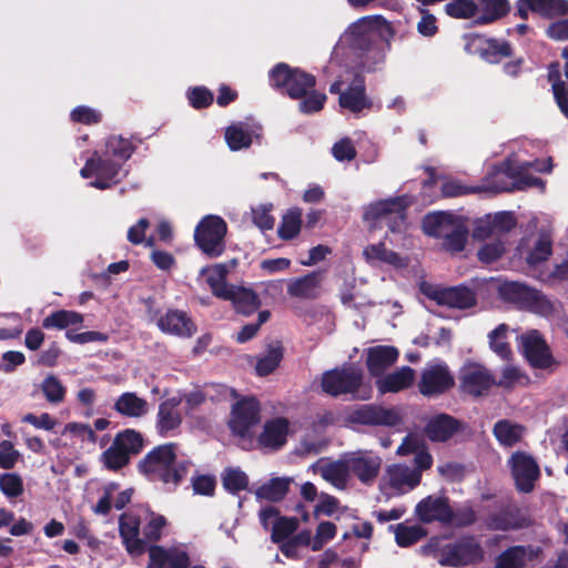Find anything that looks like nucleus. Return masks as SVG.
<instances>
[{"label": "nucleus", "instance_id": "nucleus-39", "mask_svg": "<svg viewBox=\"0 0 568 568\" xmlns=\"http://www.w3.org/2000/svg\"><path fill=\"white\" fill-rule=\"evenodd\" d=\"M224 136L229 148L239 151L252 144L257 136V130L251 124L239 122L227 126Z\"/></svg>", "mask_w": 568, "mask_h": 568}, {"label": "nucleus", "instance_id": "nucleus-35", "mask_svg": "<svg viewBox=\"0 0 568 568\" xmlns=\"http://www.w3.org/2000/svg\"><path fill=\"white\" fill-rule=\"evenodd\" d=\"M415 372L409 366H403L389 374L382 375L375 382L381 394L398 393L413 385Z\"/></svg>", "mask_w": 568, "mask_h": 568}, {"label": "nucleus", "instance_id": "nucleus-26", "mask_svg": "<svg viewBox=\"0 0 568 568\" xmlns=\"http://www.w3.org/2000/svg\"><path fill=\"white\" fill-rule=\"evenodd\" d=\"M399 352L390 345H376L366 349V366L369 374L376 379L393 366L398 359Z\"/></svg>", "mask_w": 568, "mask_h": 568}, {"label": "nucleus", "instance_id": "nucleus-46", "mask_svg": "<svg viewBox=\"0 0 568 568\" xmlns=\"http://www.w3.org/2000/svg\"><path fill=\"white\" fill-rule=\"evenodd\" d=\"M83 323V316L74 311L60 310L48 315L42 326L44 328L64 329L70 326H79Z\"/></svg>", "mask_w": 568, "mask_h": 568}, {"label": "nucleus", "instance_id": "nucleus-12", "mask_svg": "<svg viewBox=\"0 0 568 568\" xmlns=\"http://www.w3.org/2000/svg\"><path fill=\"white\" fill-rule=\"evenodd\" d=\"M120 162H115L105 154H94L87 161L80 171L83 179H93L91 186L97 189H108L120 180Z\"/></svg>", "mask_w": 568, "mask_h": 568}, {"label": "nucleus", "instance_id": "nucleus-55", "mask_svg": "<svg viewBox=\"0 0 568 568\" xmlns=\"http://www.w3.org/2000/svg\"><path fill=\"white\" fill-rule=\"evenodd\" d=\"M70 120L73 123L92 125L101 122L102 113L100 110L89 105H78L71 110Z\"/></svg>", "mask_w": 568, "mask_h": 568}, {"label": "nucleus", "instance_id": "nucleus-44", "mask_svg": "<svg viewBox=\"0 0 568 568\" xmlns=\"http://www.w3.org/2000/svg\"><path fill=\"white\" fill-rule=\"evenodd\" d=\"M224 300L232 301L236 310L245 314L255 311L260 305L257 295L245 287L231 286Z\"/></svg>", "mask_w": 568, "mask_h": 568}, {"label": "nucleus", "instance_id": "nucleus-32", "mask_svg": "<svg viewBox=\"0 0 568 568\" xmlns=\"http://www.w3.org/2000/svg\"><path fill=\"white\" fill-rule=\"evenodd\" d=\"M150 562L146 568H186L190 565V558L183 549H163L161 547H151L149 550Z\"/></svg>", "mask_w": 568, "mask_h": 568}, {"label": "nucleus", "instance_id": "nucleus-49", "mask_svg": "<svg viewBox=\"0 0 568 568\" xmlns=\"http://www.w3.org/2000/svg\"><path fill=\"white\" fill-rule=\"evenodd\" d=\"M395 534V540L400 547H408L425 536V530L419 525L398 524L390 526Z\"/></svg>", "mask_w": 568, "mask_h": 568}, {"label": "nucleus", "instance_id": "nucleus-41", "mask_svg": "<svg viewBox=\"0 0 568 568\" xmlns=\"http://www.w3.org/2000/svg\"><path fill=\"white\" fill-rule=\"evenodd\" d=\"M321 283V273L313 272L292 280L287 285V292L291 296L298 298H315L318 295Z\"/></svg>", "mask_w": 568, "mask_h": 568}, {"label": "nucleus", "instance_id": "nucleus-45", "mask_svg": "<svg viewBox=\"0 0 568 568\" xmlns=\"http://www.w3.org/2000/svg\"><path fill=\"white\" fill-rule=\"evenodd\" d=\"M524 434V427L510 420H499L494 426V435L503 446H514L523 438Z\"/></svg>", "mask_w": 568, "mask_h": 568}, {"label": "nucleus", "instance_id": "nucleus-20", "mask_svg": "<svg viewBox=\"0 0 568 568\" xmlns=\"http://www.w3.org/2000/svg\"><path fill=\"white\" fill-rule=\"evenodd\" d=\"M349 473L361 483L372 484L379 474L382 457L373 450H357L345 455Z\"/></svg>", "mask_w": 568, "mask_h": 568}, {"label": "nucleus", "instance_id": "nucleus-37", "mask_svg": "<svg viewBox=\"0 0 568 568\" xmlns=\"http://www.w3.org/2000/svg\"><path fill=\"white\" fill-rule=\"evenodd\" d=\"M538 555L539 548L532 546L510 547L497 557L495 568H525Z\"/></svg>", "mask_w": 568, "mask_h": 568}, {"label": "nucleus", "instance_id": "nucleus-10", "mask_svg": "<svg viewBox=\"0 0 568 568\" xmlns=\"http://www.w3.org/2000/svg\"><path fill=\"white\" fill-rule=\"evenodd\" d=\"M226 232L227 225L222 217L206 215L195 227L194 240L202 252L209 256L217 257L224 251Z\"/></svg>", "mask_w": 568, "mask_h": 568}, {"label": "nucleus", "instance_id": "nucleus-11", "mask_svg": "<svg viewBox=\"0 0 568 568\" xmlns=\"http://www.w3.org/2000/svg\"><path fill=\"white\" fill-rule=\"evenodd\" d=\"M374 43L372 27L368 17H363L351 23L339 37L334 48V57L344 54L345 50H349L356 55L368 52Z\"/></svg>", "mask_w": 568, "mask_h": 568}, {"label": "nucleus", "instance_id": "nucleus-56", "mask_svg": "<svg viewBox=\"0 0 568 568\" xmlns=\"http://www.w3.org/2000/svg\"><path fill=\"white\" fill-rule=\"evenodd\" d=\"M150 227V222L142 217L128 229L126 239L133 245L143 244L148 247L153 245V239L146 237V231Z\"/></svg>", "mask_w": 568, "mask_h": 568}, {"label": "nucleus", "instance_id": "nucleus-2", "mask_svg": "<svg viewBox=\"0 0 568 568\" xmlns=\"http://www.w3.org/2000/svg\"><path fill=\"white\" fill-rule=\"evenodd\" d=\"M422 227L426 235L439 240L447 251L460 252L466 245L468 224L459 214L448 211L428 213L423 219Z\"/></svg>", "mask_w": 568, "mask_h": 568}, {"label": "nucleus", "instance_id": "nucleus-27", "mask_svg": "<svg viewBox=\"0 0 568 568\" xmlns=\"http://www.w3.org/2000/svg\"><path fill=\"white\" fill-rule=\"evenodd\" d=\"M364 260L371 265H388L393 268H404L408 258L387 248L385 242L368 244L363 250Z\"/></svg>", "mask_w": 568, "mask_h": 568}, {"label": "nucleus", "instance_id": "nucleus-64", "mask_svg": "<svg viewBox=\"0 0 568 568\" xmlns=\"http://www.w3.org/2000/svg\"><path fill=\"white\" fill-rule=\"evenodd\" d=\"M300 111L303 113H314L318 112L323 109L324 103L326 101V95L314 89L308 90V92L300 99Z\"/></svg>", "mask_w": 568, "mask_h": 568}, {"label": "nucleus", "instance_id": "nucleus-25", "mask_svg": "<svg viewBox=\"0 0 568 568\" xmlns=\"http://www.w3.org/2000/svg\"><path fill=\"white\" fill-rule=\"evenodd\" d=\"M310 469L320 475L336 489H345L349 480V469L345 456L339 460L320 459Z\"/></svg>", "mask_w": 568, "mask_h": 568}, {"label": "nucleus", "instance_id": "nucleus-13", "mask_svg": "<svg viewBox=\"0 0 568 568\" xmlns=\"http://www.w3.org/2000/svg\"><path fill=\"white\" fill-rule=\"evenodd\" d=\"M552 169L551 160L545 161H518L513 159V171H508V176L513 179L511 184H499L498 189L527 190L531 187L538 189L541 193L545 191V182L536 176L528 174L529 170L540 173H548ZM507 174V172L505 173Z\"/></svg>", "mask_w": 568, "mask_h": 568}, {"label": "nucleus", "instance_id": "nucleus-6", "mask_svg": "<svg viewBox=\"0 0 568 568\" xmlns=\"http://www.w3.org/2000/svg\"><path fill=\"white\" fill-rule=\"evenodd\" d=\"M430 546L435 548V557L438 562L444 566L459 567L483 558L479 542L470 537L446 544H443L442 540H434Z\"/></svg>", "mask_w": 568, "mask_h": 568}, {"label": "nucleus", "instance_id": "nucleus-63", "mask_svg": "<svg viewBox=\"0 0 568 568\" xmlns=\"http://www.w3.org/2000/svg\"><path fill=\"white\" fill-rule=\"evenodd\" d=\"M62 436L75 438L81 442H95V434L88 424L83 423H69L62 430Z\"/></svg>", "mask_w": 568, "mask_h": 568}, {"label": "nucleus", "instance_id": "nucleus-33", "mask_svg": "<svg viewBox=\"0 0 568 568\" xmlns=\"http://www.w3.org/2000/svg\"><path fill=\"white\" fill-rule=\"evenodd\" d=\"M120 535L128 552L139 556L144 551V542L139 537L140 519L136 515L128 513L120 518Z\"/></svg>", "mask_w": 568, "mask_h": 568}, {"label": "nucleus", "instance_id": "nucleus-47", "mask_svg": "<svg viewBox=\"0 0 568 568\" xmlns=\"http://www.w3.org/2000/svg\"><path fill=\"white\" fill-rule=\"evenodd\" d=\"M302 229V210L297 207L290 209L283 216L277 233L282 240H292L296 237Z\"/></svg>", "mask_w": 568, "mask_h": 568}, {"label": "nucleus", "instance_id": "nucleus-29", "mask_svg": "<svg viewBox=\"0 0 568 568\" xmlns=\"http://www.w3.org/2000/svg\"><path fill=\"white\" fill-rule=\"evenodd\" d=\"M494 384L490 373L481 365L470 364L462 372V386L466 393L478 396Z\"/></svg>", "mask_w": 568, "mask_h": 568}, {"label": "nucleus", "instance_id": "nucleus-15", "mask_svg": "<svg viewBox=\"0 0 568 568\" xmlns=\"http://www.w3.org/2000/svg\"><path fill=\"white\" fill-rule=\"evenodd\" d=\"M348 418L364 425L398 427L403 424L404 414L398 407L361 405L349 413Z\"/></svg>", "mask_w": 568, "mask_h": 568}, {"label": "nucleus", "instance_id": "nucleus-60", "mask_svg": "<svg viewBox=\"0 0 568 568\" xmlns=\"http://www.w3.org/2000/svg\"><path fill=\"white\" fill-rule=\"evenodd\" d=\"M272 210V204H258L252 207V221L261 231L273 229L275 220L271 214Z\"/></svg>", "mask_w": 568, "mask_h": 568}, {"label": "nucleus", "instance_id": "nucleus-43", "mask_svg": "<svg viewBox=\"0 0 568 568\" xmlns=\"http://www.w3.org/2000/svg\"><path fill=\"white\" fill-rule=\"evenodd\" d=\"M290 484L287 477L272 478L255 490V496L258 500L278 501L287 494Z\"/></svg>", "mask_w": 568, "mask_h": 568}, {"label": "nucleus", "instance_id": "nucleus-1", "mask_svg": "<svg viewBox=\"0 0 568 568\" xmlns=\"http://www.w3.org/2000/svg\"><path fill=\"white\" fill-rule=\"evenodd\" d=\"M142 474L176 488L187 475V463L176 459V446L164 444L152 449L139 464Z\"/></svg>", "mask_w": 568, "mask_h": 568}, {"label": "nucleus", "instance_id": "nucleus-52", "mask_svg": "<svg viewBox=\"0 0 568 568\" xmlns=\"http://www.w3.org/2000/svg\"><path fill=\"white\" fill-rule=\"evenodd\" d=\"M448 16L456 19H474L477 23L479 7L471 0H454L445 6Z\"/></svg>", "mask_w": 568, "mask_h": 568}, {"label": "nucleus", "instance_id": "nucleus-4", "mask_svg": "<svg viewBox=\"0 0 568 568\" xmlns=\"http://www.w3.org/2000/svg\"><path fill=\"white\" fill-rule=\"evenodd\" d=\"M410 204L407 195L394 196L369 203L364 211L367 222H385L389 232L403 234L407 231L406 209Z\"/></svg>", "mask_w": 568, "mask_h": 568}, {"label": "nucleus", "instance_id": "nucleus-28", "mask_svg": "<svg viewBox=\"0 0 568 568\" xmlns=\"http://www.w3.org/2000/svg\"><path fill=\"white\" fill-rule=\"evenodd\" d=\"M518 14L526 19L529 12L542 17H557L568 14V0H518Z\"/></svg>", "mask_w": 568, "mask_h": 568}, {"label": "nucleus", "instance_id": "nucleus-19", "mask_svg": "<svg viewBox=\"0 0 568 568\" xmlns=\"http://www.w3.org/2000/svg\"><path fill=\"white\" fill-rule=\"evenodd\" d=\"M516 487L521 493H529L534 489L539 477V467L532 456L516 452L508 459Z\"/></svg>", "mask_w": 568, "mask_h": 568}, {"label": "nucleus", "instance_id": "nucleus-62", "mask_svg": "<svg viewBox=\"0 0 568 568\" xmlns=\"http://www.w3.org/2000/svg\"><path fill=\"white\" fill-rule=\"evenodd\" d=\"M372 27L373 38H379L389 42L395 36V29L389 21L381 16H368Z\"/></svg>", "mask_w": 568, "mask_h": 568}, {"label": "nucleus", "instance_id": "nucleus-31", "mask_svg": "<svg viewBox=\"0 0 568 568\" xmlns=\"http://www.w3.org/2000/svg\"><path fill=\"white\" fill-rule=\"evenodd\" d=\"M508 171H513V159H508L499 165L493 166L485 175L483 182L476 185L474 192L495 194L499 192L513 191V189H498L499 184H511L513 179L508 176Z\"/></svg>", "mask_w": 568, "mask_h": 568}, {"label": "nucleus", "instance_id": "nucleus-30", "mask_svg": "<svg viewBox=\"0 0 568 568\" xmlns=\"http://www.w3.org/2000/svg\"><path fill=\"white\" fill-rule=\"evenodd\" d=\"M159 328L166 334L180 337H191L196 328L186 313L171 310L161 316L158 321Z\"/></svg>", "mask_w": 568, "mask_h": 568}, {"label": "nucleus", "instance_id": "nucleus-48", "mask_svg": "<svg viewBox=\"0 0 568 568\" xmlns=\"http://www.w3.org/2000/svg\"><path fill=\"white\" fill-rule=\"evenodd\" d=\"M103 154L115 162H120V166H122V163L132 154V145L129 140L121 136H110L106 140Z\"/></svg>", "mask_w": 568, "mask_h": 568}, {"label": "nucleus", "instance_id": "nucleus-50", "mask_svg": "<svg viewBox=\"0 0 568 568\" xmlns=\"http://www.w3.org/2000/svg\"><path fill=\"white\" fill-rule=\"evenodd\" d=\"M508 332L509 327L506 324H500L488 335L490 349L503 359H508L511 355V349L507 342Z\"/></svg>", "mask_w": 568, "mask_h": 568}, {"label": "nucleus", "instance_id": "nucleus-17", "mask_svg": "<svg viewBox=\"0 0 568 568\" xmlns=\"http://www.w3.org/2000/svg\"><path fill=\"white\" fill-rule=\"evenodd\" d=\"M362 381V371L349 366L324 373L322 377V388L329 395L338 396L355 393L359 388Z\"/></svg>", "mask_w": 568, "mask_h": 568}, {"label": "nucleus", "instance_id": "nucleus-54", "mask_svg": "<svg viewBox=\"0 0 568 568\" xmlns=\"http://www.w3.org/2000/svg\"><path fill=\"white\" fill-rule=\"evenodd\" d=\"M113 444L130 456L140 452L143 440L138 432L133 429H125L115 436Z\"/></svg>", "mask_w": 568, "mask_h": 568}, {"label": "nucleus", "instance_id": "nucleus-7", "mask_svg": "<svg viewBox=\"0 0 568 568\" xmlns=\"http://www.w3.org/2000/svg\"><path fill=\"white\" fill-rule=\"evenodd\" d=\"M420 484L418 470L412 467L396 463L388 465L379 481L381 493L387 497H399L414 490Z\"/></svg>", "mask_w": 568, "mask_h": 568}, {"label": "nucleus", "instance_id": "nucleus-61", "mask_svg": "<svg viewBox=\"0 0 568 568\" xmlns=\"http://www.w3.org/2000/svg\"><path fill=\"white\" fill-rule=\"evenodd\" d=\"M130 456L112 444L101 456V460L108 469L116 470L129 463Z\"/></svg>", "mask_w": 568, "mask_h": 568}, {"label": "nucleus", "instance_id": "nucleus-23", "mask_svg": "<svg viewBox=\"0 0 568 568\" xmlns=\"http://www.w3.org/2000/svg\"><path fill=\"white\" fill-rule=\"evenodd\" d=\"M293 433V425L287 418L274 417L265 422L257 442L263 448L278 449L285 445L288 436Z\"/></svg>", "mask_w": 568, "mask_h": 568}, {"label": "nucleus", "instance_id": "nucleus-53", "mask_svg": "<svg viewBox=\"0 0 568 568\" xmlns=\"http://www.w3.org/2000/svg\"><path fill=\"white\" fill-rule=\"evenodd\" d=\"M345 511H347V508L341 506L337 498L325 493H322L318 496V501L314 507V515L316 517L327 516L339 519L342 514H344Z\"/></svg>", "mask_w": 568, "mask_h": 568}, {"label": "nucleus", "instance_id": "nucleus-21", "mask_svg": "<svg viewBox=\"0 0 568 568\" xmlns=\"http://www.w3.org/2000/svg\"><path fill=\"white\" fill-rule=\"evenodd\" d=\"M422 291L439 305L455 308H468L475 304L474 293L466 287H438L423 284Z\"/></svg>", "mask_w": 568, "mask_h": 568}, {"label": "nucleus", "instance_id": "nucleus-58", "mask_svg": "<svg viewBox=\"0 0 568 568\" xmlns=\"http://www.w3.org/2000/svg\"><path fill=\"white\" fill-rule=\"evenodd\" d=\"M0 490L8 498H17L23 494V480L16 473L0 475Z\"/></svg>", "mask_w": 568, "mask_h": 568}, {"label": "nucleus", "instance_id": "nucleus-51", "mask_svg": "<svg viewBox=\"0 0 568 568\" xmlns=\"http://www.w3.org/2000/svg\"><path fill=\"white\" fill-rule=\"evenodd\" d=\"M507 12L506 0H481L479 7L478 24L493 22Z\"/></svg>", "mask_w": 568, "mask_h": 568}, {"label": "nucleus", "instance_id": "nucleus-14", "mask_svg": "<svg viewBox=\"0 0 568 568\" xmlns=\"http://www.w3.org/2000/svg\"><path fill=\"white\" fill-rule=\"evenodd\" d=\"M519 341L520 349L531 367L554 371L558 366V362L538 331L531 329L521 334Z\"/></svg>", "mask_w": 568, "mask_h": 568}, {"label": "nucleus", "instance_id": "nucleus-9", "mask_svg": "<svg viewBox=\"0 0 568 568\" xmlns=\"http://www.w3.org/2000/svg\"><path fill=\"white\" fill-rule=\"evenodd\" d=\"M331 92L339 93V105L353 113L372 108V101L365 94L362 77L346 71L331 85Z\"/></svg>", "mask_w": 568, "mask_h": 568}, {"label": "nucleus", "instance_id": "nucleus-42", "mask_svg": "<svg viewBox=\"0 0 568 568\" xmlns=\"http://www.w3.org/2000/svg\"><path fill=\"white\" fill-rule=\"evenodd\" d=\"M284 348L280 342L271 343L265 352L256 357L255 372L258 376L273 373L280 365Z\"/></svg>", "mask_w": 568, "mask_h": 568}, {"label": "nucleus", "instance_id": "nucleus-59", "mask_svg": "<svg viewBox=\"0 0 568 568\" xmlns=\"http://www.w3.org/2000/svg\"><path fill=\"white\" fill-rule=\"evenodd\" d=\"M248 478L240 468H229L223 474V486L231 493H237L246 489Z\"/></svg>", "mask_w": 568, "mask_h": 568}, {"label": "nucleus", "instance_id": "nucleus-38", "mask_svg": "<svg viewBox=\"0 0 568 568\" xmlns=\"http://www.w3.org/2000/svg\"><path fill=\"white\" fill-rule=\"evenodd\" d=\"M561 55L567 63L565 72L561 74L558 70L559 64H552L549 71V80L552 84L554 94L561 112L568 118V49L565 48Z\"/></svg>", "mask_w": 568, "mask_h": 568}, {"label": "nucleus", "instance_id": "nucleus-3", "mask_svg": "<svg viewBox=\"0 0 568 568\" xmlns=\"http://www.w3.org/2000/svg\"><path fill=\"white\" fill-rule=\"evenodd\" d=\"M499 292L505 300L547 318H552L562 307L559 302L551 301L541 292L517 282L501 284Z\"/></svg>", "mask_w": 568, "mask_h": 568}, {"label": "nucleus", "instance_id": "nucleus-34", "mask_svg": "<svg viewBox=\"0 0 568 568\" xmlns=\"http://www.w3.org/2000/svg\"><path fill=\"white\" fill-rule=\"evenodd\" d=\"M462 429V424L446 414L430 417L425 426L426 436L433 442H445Z\"/></svg>", "mask_w": 568, "mask_h": 568}, {"label": "nucleus", "instance_id": "nucleus-5", "mask_svg": "<svg viewBox=\"0 0 568 568\" xmlns=\"http://www.w3.org/2000/svg\"><path fill=\"white\" fill-rule=\"evenodd\" d=\"M517 251L529 267L535 268L539 266L552 253L550 230L546 226L539 227L537 219H531L527 224L526 234L523 236Z\"/></svg>", "mask_w": 568, "mask_h": 568}, {"label": "nucleus", "instance_id": "nucleus-24", "mask_svg": "<svg viewBox=\"0 0 568 568\" xmlns=\"http://www.w3.org/2000/svg\"><path fill=\"white\" fill-rule=\"evenodd\" d=\"M182 396L175 395L164 399L160 405L156 414V429L165 436L176 430L183 416Z\"/></svg>", "mask_w": 568, "mask_h": 568}, {"label": "nucleus", "instance_id": "nucleus-16", "mask_svg": "<svg viewBox=\"0 0 568 568\" xmlns=\"http://www.w3.org/2000/svg\"><path fill=\"white\" fill-rule=\"evenodd\" d=\"M260 423V404L253 397H244L232 405L230 427L242 438L251 437L252 429Z\"/></svg>", "mask_w": 568, "mask_h": 568}, {"label": "nucleus", "instance_id": "nucleus-36", "mask_svg": "<svg viewBox=\"0 0 568 568\" xmlns=\"http://www.w3.org/2000/svg\"><path fill=\"white\" fill-rule=\"evenodd\" d=\"M236 266V261L232 260L229 263H219L201 270V276L205 277L206 283L211 287L213 294L217 297L224 298L227 295L229 287L225 284L227 273Z\"/></svg>", "mask_w": 568, "mask_h": 568}, {"label": "nucleus", "instance_id": "nucleus-40", "mask_svg": "<svg viewBox=\"0 0 568 568\" xmlns=\"http://www.w3.org/2000/svg\"><path fill=\"white\" fill-rule=\"evenodd\" d=\"M114 409L122 416L131 418H140L145 416L150 410L149 403L139 397L135 393H123L114 403Z\"/></svg>", "mask_w": 568, "mask_h": 568}, {"label": "nucleus", "instance_id": "nucleus-18", "mask_svg": "<svg viewBox=\"0 0 568 568\" xmlns=\"http://www.w3.org/2000/svg\"><path fill=\"white\" fill-rule=\"evenodd\" d=\"M454 377L442 362H432L423 369L418 388L424 396H436L452 388Z\"/></svg>", "mask_w": 568, "mask_h": 568}, {"label": "nucleus", "instance_id": "nucleus-57", "mask_svg": "<svg viewBox=\"0 0 568 568\" xmlns=\"http://www.w3.org/2000/svg\"><path fill=\"white\" fill-rule=\"evenodd\" d=\"M41 389L47 400L52 404L61 403L65 395V388L60 379L53 375H48L41 383Z\"/></svg>", "mask_w": 568, "mask_h": 568}, {"label": "nucleus", "instance_id": "nucleus-8", "mask_svg": "<svg viewBox=\"0 0 568 568\" xmlns=\"http://www.w3.org/2000/svg\"><path fill=\"white\" fill-rule=\"evenodd\" d=\"M270 82L282 88L293 99H302L315 85V78L286 63H278L270 71Z\"/></svg>", "mask_w": 568, "mask_h": 568}, {"label": "nucleus", "instance_id": "nucleus-22", "mask_svg": "<svg viewBox=\"0 0 568 568\" xmlns=\"http://www.w3.org/2000/svg\"><path fill=\"white\" fill-rule=\"evenodd\" d=\"M415 516L422 523H447L453 519L454 511L445 496L429 495L417 503Z\"/></svg>", "mask_w": 568, "mask_h": 568}]
</instances>
